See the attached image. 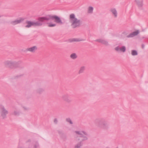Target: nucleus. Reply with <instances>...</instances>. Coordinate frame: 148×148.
I'll return each mask as SVG.
<instances>
[{
    "instance_id": "423d86ee",
    "label": "nucleus",
    "mask_w": 148,
    "mask_h": 148,
    "mask_svg": "<svg viewBox=\"0 0 148 148\" xmlns=\"http://www.w3.org/2000/svg\"><path fill=\"white\" fill-rule=\"evenodd\" d=\"M37 49V47L36 46H33L32 47H30L29 48H28L27 50V51L32 52H34Z\"/></svg>"
},
{
    "instance_id": "ddd939ff",
    "label": "nucleus",
    "mask_w": 148,
    "mask_h": 148,
    "mask_svg": "<svg viewBox=\"0 0 148 148\" xmlns=\"http://www.w3.org/2000/svg\"><path fill=\"white\" fill-rule=\"evenodd\" d=\"M93 8L92 7H89L88 9V12L91 13L92 12Z\"/></svg>"
},
{
    "instance_id": "dca6fc26",
    "label": "nucleus",
    "mask_w": 148,
    "mask_h": 148,
    "mask_svg": "<svg viewBox=\"0 0 148 148\" xmlns=\"http://www.w3.org/2000/svg\"><path fill=\"white\" fill-rule=\"evenodd\" d=\"M131 53L133 56H136L137 55V52L135 50H132V51Z\"/></svg>"
},
{
    "instance_id": "f03ea898",
    "label": "nucleus",
    "mask_w": 148,
    "mask_h": 148,
    "mask_svg": "<svg viewBox=\"0 0 148 148\" xmlns=\"http://www.w3.org/2000/svg\"><path fill=\"white\" fill-rule=\"evenodd\" d=\"M42 25V24L38 23V22L34 21H27L26 23L25 27L26 28H29L33 26H39Z\"/></svg>"
},
{
    "instance_id": "7ed1b4c3",
    "label": "nucleus",
    "mask_w": 148,
    "mask_h": 148,
    "mask_svg": "<svg viewBox=\"0 0 148 148\" xmlns=\"http://www.w3.org/2000/svg\"><path fill=\"white\" fill-rule=\"evenodd\" d=\"M8 111L3 107H1L0 109V115L2 118H5L8 114Z\"/></svg>"
},
{
    "instance_id": "39448f33",
    "label": "nucleus",
    "mask_w": 148,
    "mask_h": 148,
    "mask_svg": "<svg viewBox=\"0 0 148 148\" xmlns=\"http://www.w3.org/2000/svg\"><path fill=\"white\" fill-rule=\"evenodd\" d=\"M115 50L117 51H121L124 52L125 51V47H117L115 48Z\"/></svg>"
},
{
    "instance_id": "2eb2a0df",
    "label": "nucleus",
    "mask_w": 148,
    "mask_h": 148,
    "mask_svg": "<svg viewBox=\"0 0 148 148\" xmlns=\"http://www.w3.org/2000/svg\"><path fill=\"white\" fill-rule=\"evenodd\" d=\"M24 20V19L23 18H20L16 20L17 24L20 23Z\"/></svg>"
},
{
    "instance_id": "0eeeda50",
    "label": "nucleus",
    "mask_w": 148,
    "mask_h": 148,
    "mask_svg": "<svg viewBox=\"0 0 148 148\" xmlns=\"http://www.w3.org/2000/svg\"><path fill=\"white\" fill-rule=\"evenodd\" d=\"M110 11L115 17H117V14L116 9L112 8L110 9Z\"/></svg>"
},
{
    "instance_id": "412c9836",
    "label": "nucleus",
    "mask_w": 148,
    "mask_h": 148,
    "mask_svg": "<svg viewBox=\"0 0 148 148\" xmlns=\"http://www.w3.org/2000/svg\"><path fill=\"white\" fill-rule=\"evenodd\" d=\"M11 63L9 61H7L6 62L5 64L7 65H9V64H11Z\"/></svg>"
},
{
    "instance_id": "1a4fd4ad",
    "label": "nucleus",
    "mask_w": 148,
    "mask_h": 148,
    "mask_svg": "<svg viewBox=\"0 0 148 148\" xmlns=\"http://www.w3.org/2000/svg\"><path fill=\"white\" fill-rule=\"evenodd\" d=\"M48 26L49 27H54L56 25V24L54 22L48 23H47Z\"/></svg>"
},
{
    "instance_id": "f257e3e1",
    "label": "nucleus",
    "mask_w": 148,
    "mask_h": 148,
    "mask_svg": "<svg viewBox=\"0 0 148 148\" xmlns=\"http://www.w3.org/2000/svg\"><path fill=\"white\" fill-rule=\"evenodd\" d=\"M70 21L73 27H75L79 25L80 24V21L76 18L75 15L73 14L70 15Z\"/></svg>"
},
{
    "instance_id": "9b49d317",
    "label": "nucleus",
    "mask_w": 148,
    "mask_h": 148,
    "mask_svg": "<svg viewBox=\"0 0 148 148\" xmlns=\"http://www.w3.org/2000/svg\"><path fill=\"white\" fill-rule=\"evenodd\" d=\"M49 20V19L46 17H42L38 18V21L40 22H43L45 21Z\"/></svg>"
},
{
    "instance_id": "5701e85b",
    "label": "nucleus",
    "mask_w": 148,
    "mask_h": 148,
    "mask_svg": "<svg viewBox=\"0 0 148 148\" xmlns=\"http://www.w3.org/2000/svg\"><path fill=\"white\" fill-rule=\"evenodd\" d=\"M137 4L138 5H141V4H140L139 2H137Z\"/></svg>"
},
{
    "instance_id": "aec40b11",
    "label": "nucleus",
    "mask_w": 148,
    "mask_h": 148,
    "mask_svg": "<svg viewBox=\"0 0 148 148\" xmlns=\"http://www.w3.org/2000/svg\"><path fill=\"white\" fill-rule=\"evenodd\" d=\"M66 121H67L69 122V123L71 124L72 123L71 121V120H70V119H66Z\"/></svg>"
},
{
    "instance_id": "f8f14e48",
    "label": "nucleus",
    "mask_w": 148,
    "mask_h": 148,
    "mask_svg": "<svg viewBox=\"0 0 148 148\" xmlns=\"http://www.w3.org/2000/svg\"><path fill=\"white\" fill-rule=\"evenodd\" d=\"M75 133L76 134L79 135V136H81L83 134H86V133L83 132L76 131Z\"/></svg>"
},
{
    "instance_id": "4468645a",
    "label": "nucleus",
    "mask_w": 148,
    "mask_h": 148,
    "mask_svg": "<svg viewBox=\"0 0 148 148\" xmlns=\"http://www.w3.org/2000/svg\"><path fill=\"white\" fill-rule=\"evenodd\" d=\"M70 57L73 59H75L77 58V56L75 53H73L71 54Z\"/></svg>"
},
{
    "instance_id": "b1692460",
    "label": "nucleus",
    "mask_w": 148,
    "mask_h": 148,
    "mask_svg": "<svg viewBox=\"0 0 148 148\" xmlns=\"http://www.w3.org/2000/svg\"><path fill=\"white\" fill-rule=\"evenodd\" d=\"M75 148H78V147H77L75 146Z\"/></svg>"
},
{
    "instance_id": "4be33fe9",
    "label": "nucleus",
    "mask_w": 148,
    "mask_h": 148,
    "mask_svg": "<svg viewBox=\"0 0 148 148\" xmlns=\"http://www.w3.org/2000/svg\"><path fill=\"white\" fill-rule=\"evenodd\" d=\"M102 42L105 44L106 45L108 44V42L107 41H103Z\"/></svg>"
},
{
    "instance_id": "9d476101",
    "label": "nucleus",
    "mask_w": 148,
    "mask_h": 148,
    "mask_svg": "<svg viewBox=\"0 0 148 148\" xmlns=\"http://www.w3.org/2000/svg\"><path fill=\"white\" fill-rule=\"evenodd\" d=\"M85 69V67L84 66L81 67L78 71V73L79 74L83 73Z\"/></svg>"
},
{
    "instance_id": "20e7f679",
    "label": "nucleus",
    "mask_w": 148,
    "mask_h": 148,
    "mask_svg": "<svg viewBox=\"0 0 148 148\" xmlns=\"http://www.w3.org/2000/svg\"><path fill=\"white\" fill-rule=\"evenodd\" d=\"M51 18L52 20H54L55 22L58 23L62 24V23L60 18L58 16H52L51 17Z\"/></svg>"
},
{
    "instance_id": "6e6552de",
    "label": "nucleus",
    "mask_w": 148,
    "mask_h": 148,
    "mask_svg": "<svg viewBox=\"0 0 148 148\" xmlns=\"http://www.w3.org/2000/svg\"><path fill=\"white\" fill-rule=\"evenodd\" d=\"M139 33V31L138 30H137L133 32V33L131 34L129 36V37H133L137 35Z\"/></svg>"
},
{
    "instance_id": "f3484780",
    "label": "nucleus",
    "mask_w": 148,
    "mask_h": 148,
    "mask_svg": "<svg viewBox=\"0 0 148 148\" xmlns=\"http://www.w3.org/2000/svg\"><path fill=\"white\" fill-rule=\"evenodd\" d=\"M11 23L12 25H15L17 24V23H16V20L12 21Z\"/></svg>"
},
{
    "instance_id": "6ab92c4d",
    "label": "nucleus",
    "mask_w": 148,
    "mask_h": 148,
    "mask_svg": "<svg viewBox=\"0 0 148 148\" xmlns=\"http://www.w3.org/2000/svg\"><path fill=\"white\" fill-rule=\"evenodd\" d=\"M18 111H14V112L13 114L15 115H16L18 114Z\"/></svg>"
},
{
    "instance_id": "a211bd4d",
    "label": "nucleus",
    "mask_w": 148,
    "mask_h": 148,
    "mask_svg": "<svg viewBox=\"0 0 148 148\" xmlns=\"http://www.w3.org/2000/svg\"><path fill=\"white\" fill-rule=\"evenodd\" d=\"M86 139H87V138L86 137H81L80 138V139L81 140H83Z\"/></svg>"
}]
</instances>
